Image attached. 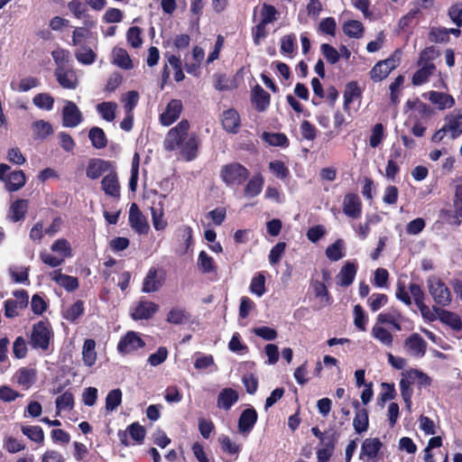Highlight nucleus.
Listing matches in <instances>:
<instances>
[{
	"label": "nucleus",
	"instance_id": "obj_1",
	"mask_svg": "<svg viewBox=\"0 0 462 462\" xmlns=\"http://www.w3.org/2000/svg\"><path fill=\"white\" fill-rule=\"evenodd\" d=\"M190 125L187 119H182L172 127L163 142L165 150H179L186 162H190L198 156L199 141L195 133L189 134Z\"/></svg>",
	"mask_w": 462,
	"mask_h": 462
},
{
	"label": "nucleus",
	"instance_id": "obj_2",
	"mask_svg": "<svg viewBox=\"0 0 462 462\" xmlns=\"http://www.w3.org/2000/svg\"><path fill=\"white\" fill-rule=\"evenodd\" d=\"M395 297L407 306L411 304V297L414 300L415 305L419 308L421 316L430 321H434L437 316L430 311V308L425 304V293L420 285L411 282L406 287L403 282L398 281L396 284Z\"/></svg>",
	"mask_w": 462,
	"mask_h": 462
},
{
	"label": "nucleus",
	"instance_id": "obj_3",
	"mask_svg": "<svg viewBox=\"0 0 462 462\" xmlns=\"http://www.w3.org/2000/svg\"><path fill=\"white\" fill-rule=\"evenodd\" d=\"M52 337L51 324L47 319H44L32 325L29 343L34 349L47 351Z\"/></svg>",
	"mask_w": 462,
	"mask_h": 462
},
{
	"label": "nucleus",
	"instance_id": "obj_4",
	"mask_svg": "<svg viewBox=\"0 0 462 462\" xmlns=\"http://www.w3.org/2000/svg\"><path fill=\"white\" fill-rule=\"evenodd\" d=\"M250 176L249 170L239 162H230L222 166L220 178L227 186H239Z\"/></svg>",
	"mask_w": 462,
	"mask_h": 462
},
{
	"label": "nucleus",
	"instance_id": "obj_5",
	"mask_svg": "<svg viewBox=\"0 0 462 462\" xmlns=\"http://www.w3.org/2000/svg\"><path fill=\"white\" fill-rule=\"evenodd\" d=\"M398 53H400V50H396L389 58L374 64L369 72L370 79L374 82H380L385 79L399 66L400 58H396Z\"/></svg>",
	"mask_w": 462,
	"mask_h": 462
},
{
	"label": "nucleus",
	"instance_id": "obj_6",
	"mask_svg": "<svg viewBox=\"0 0 462 462\" xmlns=\"http://www.w3.org/2000/svg\"><path fill=\"white\" fill-rule=\"evenodd\" d=\"M429 292L434 301L442 307L448 306L452 300L450 290L444 282L436 277H430L427 281Z\"/></svg>",
	"mask_w": 462,
	"mask_h": 462
},
{
	"label": "nucleus",
	"instance_id": "obj_7",
	"mask_svg": "<svg viewBox=\"0 0 462 462\" xmlns=\"http://www.w3.org/2000/svg\"><path fill=\"white\" fill-rule=\"evenodd\" d=\"M10 169V166L5 163L0 164V180L5 183L8 191L19 190L25 184V174L21 170L9 172Z\"/></svg>",
	"mask_w": 462,
	"mask_h": 462
},
{
	"label": "nucleus",
	"instance_id": "obj_8",
	"mask_svg": "<svg viewBox=\"0 0 462 462\" xmlns=\"http://www.w3.org/2000/svg\"><path fill=\"white\" fill-rule=\"evenodd\" d=\"M166 280V273L162 268L151 267L142 284V291L144 293H152L158 291L164 284Z\"/></svg>",
	"mask_w": 462,
	"mask_h": 462
},
{
	"label": "nucleus",
	"instance_id": "obj_9",
	"mask_svg": "<svg viewBox=\"0 0 462 462\" xmlns=\"http://www.w3.org/2000/svg\"><path fill=\"white\" fill-rule=\"evenodd\" d=\"M160 307L153 301L141 298L131 309V318L134 320H143L152 319L159 310Z\"/></svg>",
	"mask_w": 462,
	"mask_h": 462
},
{
	"label": "nucleus",
	"instance_id": "obj_10",
	"mask_svg": "<svg viewBox=\"0 0 462 462\" xmlns=\"http://www.w3.org/2000/svg\"><path fill=\"white\" fill-rule=\"evenodd\" d=\"M145 346L143 339L134 331H127L118 344L117 351L122 356L129 355Z\"/></svg>",
	"mask_w": 462,
	"mask_h": 462
},
{
	"label": "nucleus",
	"instance_id": "obj_11",
	"mask_svg": "<svg viewBox=\"0 0 462 462\" xmlns=\"http://www.w3.org/2000/svg\"><path fill=\"white\" fill-rule=\"evenodd\" d=\"M128 435L136 444H142L144 440L146 430L139 422H133L127 427L126 430H118V439L124 447H129Z\"/></svg>",
	"mask_w": 462,
	"mask_h": 462
},
{
	"label": "nucleus",
	"instance_id": "obj_12",
	"mask_svg": "<svg viewBox=\"0 0 462 462\" xmlns=\"http://www.w3.org/2000/svg\"><path fill=\"white\" fill-rule=\"evenodd\" d=\"M129 225L139 235H146L150 226L136 203H132L129 209Z\"/></svg>",
	"mask_w": 462,
	"mask_h": 462
},
{
	"label": "nucleus",
	"instance_id": "obj_13",
	"mask_svg": "<svg viewBox=\"0 0 462 462\" xmlns=\"http://www.w3.org/2000/svg\"><path fill=\"white\" fill-rule=\"evenodd\" d=\"M220 122L223 129L231 134H238L242 126L241 116L235 108L224 110L220 116Z\"/></svg>",
	"mask_w": 462,
	"mask_h": 462
},
{
	"label": "nucleus",
	"instance_id": "obj_14",
	"mask_svg": "<svg viewBox=\"0 0 462 462\" xmlns=\"http://www.w3.org/2000/svg\"><path fill=\"white\" fill-rule=\"evenodd\" d=\"M428 344L419 333L411 334L404 340V347L407 352L415 357H423L427 352Z\"/></svg>",
	"mask_w": 462,
	"mask_h": 462
},
{
	"label": "nucleus",
	"instance_id": "obj_15",
	"mask_svg": "<svg viewBox=\"0 0 462 462\" xmlns=\"http://www.w3.org/2000/svg\"><path fill=\"white\" fill-rule=\"evenodd\" d=\"M257 420L258 414L254 407L244 410L238 418V431L244 436L248 435L253 430Z\"/></svg>",
	"mask_w": 462,
	"mask_h": 462
},
{
	"label": "nucleus",
	"instance_id": "obj_16",
	"mask_svg": "<svg viewBox=\"0 0 462 462\" xmlns=\"http://www.w3.org/2000/svg\"><path fill=\"white\" fill-rule=\"evenodd\" d=\"M101 189L106 196L116 199L118 200L121 197V187L118 180L116 171L112 170L108 174L104 176L101 180Z\"/></svg>",
	"mask_w": 462,
	"mask_h": 462
},
{
	"label": "nucleus",
	"instance_id": "obj_17",
	"mask_svg": "<svg viewBox=\"0 0 462 462\" xmlns=\"http://www.w3.org/2000/svg\"><path fill=\"white\" fill-rule=\"evenodd\" d=\"M183 109L182 102L180 99H171L163 113L160 115V122L164 126L173 124L180 116Z\"/></svg>",
	"mask_w": 462,
	"mask_h": 462
},
{
	"label": "nucleus",
	"instance_id": "obj_18",
	"mask_svg": "<svg viewBox=\"0 0 462 462\" xmlns=\"http://www.w3.org/2000/svg\"><path fill=\"white\" fill-rule=\"evenodd\" d=\"M54 75L58 83L68 89H75L79 85L78 77L72 69H67L64 66H58Z\"/></svg>",
	"mask_w": 462,
	"mask_h": 462
},
{
	"label": "nucleus",
	"instance_id": "obj_19",
	"mask_svg": "<svg viewBox=\"0 0 462 462\" xmlns=\"http://www.w3.org/2000/svg\"><path fill=\"white\" fill-rule=\"evenodd\" d=\"M82 121V114L72 101H67L62 109V125L65 127H76Z\"/></svg>",
	"mask_w": 462,
	"mask_h": 462
},
{
	"label": "nucleus",
	"instance_id": "obj_20",
	"mask_svg": "<svg viewBox=\"0 0 462 462\" xmlns=\"http://www.w3.org/2000/svg\"><path fill=\"white\" fill-rule=\"evenodd\" d=\"M343 212L349 217L358 218L362 214V201L356 193H347L343 200Z\"/></svg>",
	"mask_w": 462,
	"mask_h": 462
},
{
	"label": "nucleus",
	"instance_id": "obj_21",
	"mask_svg": "<svg viewBox=\"0 0 462 462\" xmlns=\"http://www.w3.org/2000/svg\"><path fill=\"white\" fill-rule=\"evenodd\" d=\"M251 102L257 112H264L270 106L271 96L260 85L256 84L251 91Z\"/></svg>",
	"mask_w": 462,
	"mask_h": 462
},
{
	"label": "nucleus",
	"instance_id": "obj_22",
	"mask_svg": "<svg viewBox=\"0 0 462 462\" xmlns=\"http://www.w3.org/2000/svg\"><path fill=\"white\" fill-rule=\"evenodd\" d=\"M114 170L113 163L103 159H91L88 164L86 174L91 180L98 179L104 172Z\"/></svg>",
	"mask_w": 462,
	"mask_h": 462
},
{
	"label": "nucleus",
	"instance_id": "obj_23",
	"mask_svg": "<svg viewBox=\"0 0 462 462\" xmlns=\"http://www.w3.org/2000/svg\"><path fill=\"white\" fill-rule=\"evenodd\" d=\"M356 273L357 264L354 262H346L336 277L337 284L341 287L350 286L356 278Z\"/></svg>",
	"mask_w": 462,
	"mask_h": 462
},
{
	"label": "nucleus",
	"instance_id": "obj_24",
	"mask_svg": "<svg viewBox=\"0 0 462 462\" xmlns=\"http://www.w3.org/2000/svg\"><path fill=\"white\" fill-rule=\"evenodd\" d=\"M433 310L438 314L439 319L455 331L462 329V320L458 314L439 307H433Z\"/></svg>",
	"mask_w": 462,
	"mask_h": 462
},
{
	"label": "nucleus",
	"instance_id": "obj_25",
	"mask_svg": "<svg viewBox=\"0 0 462 462\" xmlns=\"http://www.w3.org/2000/svg\"><path fill=\"white\" fill-rule=\"evenodd\" d=\"M363 95V90L360 88L359 84L356 80L349 81L346 84L344 89V103L343 107L344 110L348 112L350 109V105L357 99H361Z\"/></svg>",
	"mask_w": 462,
	"mask_h": 462
},
{
	"label": "nucleus",
	"instance_id": "obj_26",
	"mask_svg": "<svg viewBox=\"0 0 462 462\" xmlns=\"http://www.w3.org/2000/svg\"><path fill=\"white\" fill-rule=\"evenodd\" d=\"M382 448L383 443L378 438H367L362 443L359 458L363 459L365 457L367 459H374Z\"/></svg>",
	"mask_w": 462,
	"mask_h": 462
},
{
	"label": "nucleus",
	"instance_id": "obj_27",
	"mask_svg": "<svg viewBox=\"0 0 462 462\" xmlns=\"http://www.w3.org/2000/svg\"><path fill=\"white\" fill-rule=\"evenodd\" d=\"M446 124L443 125L448 132L451 133V137L456 139L462 134V114L454 111L446 116Z\"/></svg>",
	"mask_w": 462,
	"mask_h": 462
},
{
	"label": "nucleus",
	"instance_id": "obj_28",
	"mask_svg": "<svg viewBox=\"0 0 462 462\" xmlns=\"http://www.w3.org/2000/svg\"><path fill=\"white\" fill-rule=\"evenodd\" d=\"M263 176L260 172L255 173L251 179H249L244 188L245 197L254 198L258 196L263 190Z\"/></svg>",
	"mask_w": 462,
	"mask_h": 462
},
{
	"label": "nucleus",
	"instance_id": "obj_29",
	"mask_svg": "<svg viewBox=\"0 0 462 462\" xmlns=\"http://www.w3.org/2000/svg\"><path fill=\"white\" fill-rule=\"evenodd\" d=\"M238 393L232 388H224L217 396V407L228 411L238 401Z\"/></svg>",
	"mask_w": 462,
	"mask_h": 462
},
{
	"label": "nucleus",
	"instance_id": "obj_30",
	"mask_svg": "<svg viewBox=\"0 0 462 462\" xmlns=\"http://www.w3.org/2000/svg\"><path fill=\"white\" fill-rule=\"evenodd\" d=\"M36 370L29 367H22L15 373L17 383L25 390L32 387L36 380Z\"/></svg>",
	"mask_w": 462,
	"mask_h": 462
},
{
	"label": "nucleus",
	"instance_id": "obj_31",
	"mask_svg": "<svg viewBox=\"0 0 462 462\" xmlns=\"http://www.w3.org/2000/svg\"><path fill=\"white\" fill-rule=\"evenodd\" d=\"M429 99L432 104L438 106L439 109L450 108L455 105L454 97L447 93L438 92V91H430L429 93Z\"/></svg>",
	"mask_w": 462,
	"mask_h": 462
},
{
	"label": "nucleus",
	"instance_id": "obj_32",
	"mask_svg": "<svg viewBox=\"0 0 462 462\" xmlns=\"http://www.w3.org/2000/svg\"><path fill=\"white\" fill-rule=\"evenodd\" d=\"M337 439L335 433L327 438V441L322 443L323 448L317 450L318 462H328L333 456Z\"/></svg>",
	"mask_w": 462,
	"mask_h": 462
},
{
	"label": "nucleus",
	"instance_id": "obj_33",
	"mask_svg": "<svg viewBox=\"0 0 462 462\" xmlns=\"http://www.w3.org/2000/svg\"><path fill=\"white\" fill-rule=\"evenodd\" d=\"M28 209V201L26 199H16L12 203L8 217L13 222H19L25 217Z\"/></svg>",
	"mask_w": 462,
	"mask_h": 462
},
{
	"label": "nucleus",
	"instance_id": "obj_34",
	"mask_svg": "<svg viewBox=\"0 0 462 462\" xmlns=\"http://www.w3.org/2000/svg\"><path fill=\"white\" fill-rule=\"evenodd\" d=\"M22 433L26 436L31 441L35 442L38 446L44 445V432L41 426L30 425L21 426Z\"/></svg>",
	"mask_w": 462,
	"mask_h": 462
},
{
	"label": "nucleus",
	"instance_id": "obj_35",
	"mask_svg": "<svg viewBox=\"0 0 462 462\" xmlns=\"http://www.w3.org/2000/svg\"><path fill=\"white\" fill-rule=\"evenodd\" d=\"M82 359L84 365L91 367L97 361L96 341L92 338H88L84 341L82 347Z\"/></svg>",
	"mask_w": 462,
	"mask_h": 462
},
{
	"label": "nucleus",
	"instance_id": "obj_36",
	"mask_svg": "<svg viewBox=\"0 0 462 462\" xmlns=\"http://www.w3.org/2000/svg\"><path fill=\"white\" fill-rule=\"evenodd\" d=\"M113 63L124 69H131L134 67L133 61L126 50L118 47L113 50Z\"/></svg>",
	"mask_w": 462,
	"mask_h": 462
},
{
	"label": "nucleus",
	"instance_id": "obj_37",
	"mask_svg": "<svg viewBox=\"0 0 462 462\" xmlns=\"http://www.w3.org/2000/svg\"><path fill=\"white\" fill-rule=\"evenodd\" d=\"M371 334L374 338L387 347H392L393 343V334L382 325L376 324L372 328Z\"/></svg>",
	"mask_w": 462,
	"mask_h": 462
},
{
	"label": "nucleus",
	"instance_id": "obj_38",
	"mask_svg": "<svg viewBox=\"0 0 462 462\" xmlns=\"http://www.w3.org/2000/svg\"><path fill=\"white\" fill-rule=\"evenodd\" d=\"M53 280L68 291H74L79 286L77 277L61 273L60 270L55 271Z\"/></svg>",
	"mask_w": 462,
	"mask_h": 462
},
{
	"label": "nucleus",
	"instance_id": "obj_39",
	"mask_svg": "<svg viewBox=\"0 0 462 462\" xmlns=\"http://www.w3.org/2000/svg\"><path fill=\"white\" fill-rule=\"evenodd\" d=\"M418 369L411 368L402 373V378L400 380V391L401 393H413L412 384L416 383Z\"/></svg>",
	"mask_w": 462,
	"mask_h": 462
},
{
	"label": "nucleus",
	"instance_id": "obj_40",
	"mask_svg": "<svg viewBox=\"0 0 462 462\" xmlns=\"http://www.w3.org/2000/svg\"><path fill=\"white\" fill-rule=\"evenodd\" d=\"M435 69V64L420 65V68L413 74L411 83L414 86H420L426 83Z\"/></svg>",
	"mask_w": 462,
	"mask_h": 462
},
{
	"label": "nucleus",
	"instance_id": "obj_41",
	"mask_svg": "<svg viewBox=\"0 0 462 462\" xmlns=\"http://www.w3.org/2000/svg\"><path fill=\"white\" fill-rule=\"evenodd\" d=\"M88 138L96 149H103L107 145V137L104 130L98 126H93L88 132Z\"/></svg>",
	"mask_w": 462,
	"mask_h": 462
},
{
	"label": "nucleus",
	"instance_id": "obj_42",
	"mask_svg": "<svg viewBox=\"0 0 462 462\" xmlns=\"http://www.w3.org/2000/svg\"><path fill=\"white\" fill-rule=\"evenodd\" d=\"M190 315L182 308H171L167 314L166 321L173 325H181L186 323Z\"/></svg>",
	"mask_w": 462,
	"mask_h": 462
},
{
	"label": "nucleus",
	"instance_id": "obj_43",
	"mask_svg": "<svg viewBox=\"0 0 462 462\" xmlns=\"http://www.w3.org/2000/svg\"><path fill=\"white\" fill-rule=\"evenodd\" d=\"M198 267L202 273L217 272V266L214 259L205 251H201L198 256Z\"/></svg>",
	"mask_w": 462,
	"mask_h": 462
},
{
	"label": "nucleus",
	"instance_id": "obj_44",
	"mask_svg": "<svg viewBox=\"0 0 462 462\" xmlns=\"http://www.w3.org/2000/svg\"><path fill=\"white\" fill-rule=\"evenodd\" d=\"M75 58L79 63L83 65H90L95 62L97 54L89 46L83 44L78 51H75Z\"/></svg>",
	"mask_w": 462,
	"mask_h": 462
},
{
	"label": "nucleus",
	"instance_id": "obj_45",
	"mask_svg": "<svg viewBox=\"0 0 462 462\" xmlns=\"http://www.w3.org/2000/svg\"><path fill=\"white\" fill-rule=\"evenodd\" d=\"M343 32L350 38L359 39L364 34V26L357 20H348L343 24Z\"/></svg>",
	"mask_w": 462,
	"mask_h": 462
},
{
	"label": "nucleus",
	"instance_id": "obj_46",
	"mask_svg": "<svg viewBox=\"0 0 462 462\" xmlns=\"http://www.w3.org/2000/svg\"><path fill=\"white\" fill-rule=\"evenodd\" d=\"M353 427L356 432L358 434L365 432L368 430L369 417L366 409H362L361 411H356L353 420Z\"/></svg>",
	"mask_w": 462,
	"mask_h": 462
},
{
	"label": "nucleus",
	"instance_id": "obj_47",
	"mask_svg": "<svg viewBox=\"0 0 462 462\" xmlns=\"http://www.w3.org/2000/svg\"><path fill=\"white\" fill-rule=\"evenodd\" d=\"M263 139L273 146L288 147L289 139L283 133H268L263 132Z\"/></svg>",
	"mask_w": 462,
	"mask_h": 462
},
{
	"label": "nucleus",
	"instance_id": "obj_48",
	"mask_svg": "<svg viewBox=\"0 0 462 462\" xmlns=\"http://www.w3.org/2000/svg\"><path fill=\"white\" fill-rule=\"evenodd\" d=\"M84 301L78 300L66 310L63 317L69 322L74 323L80 316L84 314Z\"/></svg>",
	"mask_w": 462,
	"mask_h": 462
},
{
	"label": "nucleus",
	"instance_id": "obj_49",
	"mask_svg": "<svg viewBox=\"0 0 462 462\" xmlns=\"http://www.w3.org/2000/svg\"><path fill=\"white\" fill-rule=\"evenodd\" d=\"M344 242L342 239L336 240L333 244L328 245L326 249L327 257L332 261L337 262L345 256L343 253Z\"/></svg>",
	"mask_w": 462,
	"mask_h": 462
},
{
	"label": "nucleus",
	"instance_id": "obj_50",
	"mask_svg": "<svg viewBox=\"0 0 462 462\" xmlns=\"http://www.w3.org/2000/svg\"><path fill=\"white\" fill-rule=\"evenodd\" d=\"M395 319H402L401 311L392 307L389 310L381 312L376 318V324L390 325Z\"/></svg>",
	"mask_w": 462,
	"mask_h": 462
},
{
	"label": "nucleus",
	"instance_id": "obj_51",
	"mask_svg": "<svg viewBox=\"0 0 462 462\" xmlns=\"http://www.w3.org/2000/svg\"><path fill=\"white\" fill-rule=\"evenodd\" d=\"M116 108L117 105L115 102H103L97 106V112L107 122H112L116 118Z\"/></svg>",
	"mask_w": 462,
	"mask_h": 462
},
{
	"label": "nucleus",
	"instance_id": "obj_52",
	"mask_svg": "<svg viewBox=\"0 0 462 462\" xmlns=\"http://www.w3.org/2000/svg\"><path fill=\"white\" fill-rule=\"evenodd\" d=\"M389 298L384 293H373L367 299V305L372 312L378 311L388 303Z\"/></svg>",
	"mask_w": 462,
	"mask_h": 462
},
{
	"label": "nucleus",
	"instance_id": "obj_53",
	"mask_svg": "<svg viewBox=\"0 0 462 462\" xmlns=\"http://www.w3.org/2000/svg\"><path fill=\"white\" fill-rule=\"evenodd\" d=\"M250 291L258 297L265 293V276L262 273H257L253 277L250 284Z\"/></svg>",
	"mask_w": 462,
	"mask_h": 462
},
{
	"label": "nucleus",
	"instance_id": "obj_54",
	"mask_svg": "<svg viewBox=\"0 0 462 462\" xmlns=\"http://www.w3.org/2000/svg\"><path fill=\"white\" fill-rule=\"evenodd\" d=\"M122 402V391L117 388L111 390L106 397V410L107 411H113Z\"/></svg>",
	"mask_w": 462,
	"mask_h": 462
},
{
	"label": "nucleus",
	"instance_id": "obj_55",
	"mask_svg": "<svg viewBox=\"0 0 462 462\" xmlns=\"http://www.w3.org/2000/svg\"><path fill=\"white\" fill-rule=\"evenodd\" d=\"M385 137L384 127L383 124L377 123L372 128V133L369 138V145L372 148L378 147Z\"/></svg>",
	"mask_w": 462,
	"mask_h": 462
},
{
	"label": "nucleus",
	"instance_id": "obj_56",
	"mask_svg": "<svg viewBox=\"0 0 462 462\" xmlns=\"http://www.w3.org/2000/svg\"><path fill=\"white\" fill-rule=\"evenodd\" d=\"M127 42L134 48H140L143 44L142 29L138 26H132L126 32Z\"/></svg>",
	"mask_w": 462,
	"mask_h": 462
},
{
	"label": "nucleus",
	"instance_id": "obj_57",
	"mask_svg": "<svg viewBox=\"0 0 462 462\" xmlns=\"http://www.w3.org/2000/svg\"><path fill=\"white\" fill-rule=\"evenodd\" d=\"M58 411L63 410H71L74 407V396L72 393L67 391L61 395L58 396L55 401Z\"/></svg>",
	"mask_w": 462,
	"mask_h": 462
},
{
	"label": "nucleus",
	"instance_id": "obj_58",
	"mask_svg": "<svg viewBox=\"0 0 462 462\" xmlns=\"http://www.w3.org/2000/svg\"><path fill=\"white\" fill-rule=\"evenodd\" d=\"M121 101L124 104L125 113H133L139 101V93L136 90L128 91L122 97Z\"/></svg>",
	"mask_w": 462,
	"mask_h": 462
},
{
	"label": "nucleus",
	"instance_id": "obj_59",
	"mask_svg": "<svg viewBox=\"0 0 462 462\" xmlns=\"http://www.w3.org/2000/svg\"><path fill=\"white\" fill-rule=\"evenodd\" d=\"M49 304L47 300L40 294H33L31 300L32 311L37 315H42L48 309Z\"/></svg>",
	"mask_w": 462,
	"mask_h": 462
},
{
	"label": "nucleus",
	"instance_id": "obj_60",
	"mask_svg": "<svg viewBox=\"0 0 462 462\" xmlns=\"http://www.w3.org/2000/svg\"><path fill=\"white\" fill-rule=\"evenodd\" d=\"M33 104L45 110H51L54 105V98L48 93H39L32 99Z\"/></svg>",
	"mask_w": 462,
	"mask_h": 462
},
{
	"label": "nucleus",
	"instance_id": "obj_61",
	"mask_svg": "<svg viewBox=\"0 0 462 462\" xmlns=\"http://www.w3.org/2000/svg\"><path fill=\"white\" fill-rule=\"evenodd\" d=\"M278 11L275 6L264 3L261 9V21L264 23H272L277 19Z\"/></svg>",
	"mask_w": 462,
	"mask_h": 462
},
{
	"label": "nucleus",
	"instance_id": "obj_62",
	"mask_svg": "<svg viewBox=\"0 0 462 462\" xmlns=\"http://www.w3.org/2000/svg\"><path fill=\"white\" fill-rule=\"evenodd\" d=\"M439 217L450 226H458L462 223V217L457 214V210L441 209Z\"/></svg>",
	"mask_w": 462,
	"mask_h": 462
},
{
	"label": "nucleus",
	"instance_id": "obj_63",
	"mask_svg": "<svg viewBox=\"0 0 462 462\" xmlns=\"http://www.w3.org/2000/svg\"><path fill=\"white\" fill-rule=\"evenodd\" d=\"M32 128L35 134L42 139L46 138L53 133L52 125L43 120L35 121L32 125Z\"/></svg>",
	"mask_w": 462,
	"mask_h": 462
},
{
	"label": "nucleus",
	"instance_id": "obj_64",
	"mask_svg": "<svg viewBox=\"0 0 462 462\" xmlns=\"http://www.w3.org/2000/svg\"><path fill=\"white\" fill-rule=\"evenodd\" d=\"M270 171L279 179L284 180L290 175V171L285 163L282 161L276 160L269 163Z\"/></svg>",
	"mask_w": 462,
	"mask_h": 462
}]
</instances>
